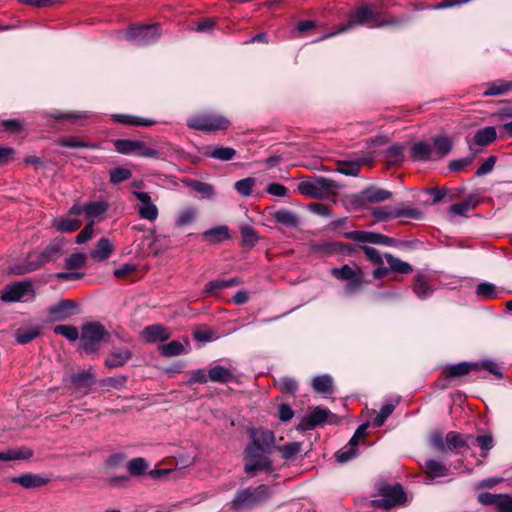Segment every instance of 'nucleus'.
Masks as SVG:
<instances>
[{
	"instance_id": "1",
	"label": "nucleus",
	"mask_w": 512,
	"mask_h": 512,
	"mask_svg": "<svg viewBox=\"0 0 512 512\" xmlns=\"http://www.w3.org/2000/svg\"><path fill=\"white\" fill-rule=\"evenodd\" d=\"M66 241L64 239H55L44 249L36 250L28 254L27 259L22 264H16L10 268L11 273L22 275L33 272L46 263L56 261L62 256Z\"/></svg>"
},
{
	"instance_id": "2",
	"label": "nucleus",
	"mask_w": 512,
	"mask_h": 512,
	"mask_svg": "<svg viewBox=\"0 0 512 512\" xmlns=\"http://www.w3.org/2000/svg\"><path fill=\"white\" fill-rule=\"evenodd\" d=\"M275 436L272 431L258 429V473L275 471L270 454L276 450Z\"/></svg>"
},
{
	"instance_id": "3",
	"label": "nucleus",
	"mask_w": 512,
	"mask_h": 512,
	"mask_svg": "<svg viewBox=\"0 0 512 512\" xmlns=\"http://www.w3.org/2000/svg\"><path fill=\"white\" fill-rule=\"evenodd\" d=\"M110 334L105 327L98 322L83 325L80 343L86 353H94L99 349L101 342L109 339Z\"/></svg>"
},
{
	"instance_id": "4",
	"label": "nucleus",
	"mask_w": 512,
	"mask_h": 512,
	"mask_svg": "<svg viewBox=\"0 0 512 512\" xmlns=\"http://www.w3.org/2000/svg\"><path fill=\"white\" fill-rule=\"evenodd\" d=\"M331 274L341 281H347L345 293L353 295L357 293L365 282V274L361 267L355 265L352 267L345 264L341 267L331 269Z\"/></svg>"
},
{
	"instance_id": "5",
	"label": "nucleus",
	"mask_w": 512,
	"mask_h": 512,
	"mask_svg": "<svg viewBox=\"0 0 512 512\" xmlns=\"http://www.w3.org/2000/svg\"><path fill=\"white\" fill-rule=\"evenodd\" d=\"M374 23L375 26H380V14L376 12L372 5L361 4L353 12L350 13L348 22L343 25L339 31L331 33L326 37L336 35L338 33L346 32L356 26Z\"/></svg>"
},
{
	"instance_id": "6",
	"label": "nucleus",
	"mask_w": 512,
	"mask_h": 512,
	"mask_svg": "<svg viewBox=\"0 0 512 512\" xmlns=\"http://www.w3.org/2000/svg\"><path fill=\"white\" fill-rule=\"evenodd\" d=\"M161 36L159 24L139 25L129 28L125 32V38L140 46H147L155 43Z\"/></svg>"
},
{
	"instance_id": "7",
	"label": "nucleus",
	"mask_w": 512,
	"mask_h": 512,
	"mask_svg": "<svg viewBox=\"0 0 512 512\" xmlns=\"http://www.w3.org/2000/svg\"><path fill=\"white\" fill-rule=\"evenodd\" d=\"M187 125L195 130L215 132L226 130L230 125V121L217 114H201L189 118Z\"/></svg>"
},
{
	"instance_id": "8",
	"label": "nucleus",
	"mask_w": 512,
	"mask_h": 512,
	"mask_svg": "<svg viewBox=\"0 0 512 512\" xmlns=\"http://www.w3.org/2000/svg\"><path fill=\"white\" fill-rule=\"evenodd\" d=\"M114 146L120 154H137L146 158H162V153L159 150L148 147L143 141L118 139L114 142Z\"/></svg>"
},
{
	"instance_id": "9",
	"label": "nucleus",
	"mask_w": 512,
	"mask_h": 512,
	"mask_svg": "<svg viewBox=\"0 0 512 512\" xmlns=\"http://www.w3.org/2000/svg\"><path fill=\"white\" fill-rule=\"evenodd\" d=\"M381 499L373 501L374 505L383 509H390L406 502V494L401 485H386L380 489Z\"/></svg>"
},
{
	"instance_id": "10",
	"label": "nucleus",
	"mask_w": 512,
	"mask_h": 512,
	"mask_svg": "<svg viewBox=\"0 0 512 512\" xmlns=\"http://www.w3.org/2000/svg\"><path fill=\"white\" fill-rule=\"evenodd\" d=\"M343 237L364 244L369 243L383 246H394L396 244L395 239L380 233L370 231L355 230L344 232Z\"/></svg>"
},
{
	"instance_id": "11",
	"label": "nucleus",
	"mask_w": 512,
	"mask_h": 512,
	"mask_svg": "<svg viewBox=\"0 0 512 512\" xmlns=\"http://www.w3.org/2000/svg\"><path fill=\"white\" fill-rule=\"evenodd\" d=\"M478 501L484 506L494 505L498 512H512V497L508 494L483 492L478 495Z\"/></svg>"
},
{
	"instance_id": "12",
	"label": "nucleus",
	"mask_w": 512,
	"mask_h": 512,
	"mask_svg": "<svg viewBox=\"0 0 512 512\" xmlns=\"http://www.w3.org/2000/svg\"><path fill=\"white\" fill-rule=\"evenodd\" d=\"M256 503V491L252 488L240 490L230 503V509L234 512H241L252 509Z\"/></svg>"
},
{
	"instance_id": "13",
	"label": "nucleus",
	"mask_w": 512,
	"mask_h": 512,
	"mask_svg": "<svg viewBox=\"0 0 512 512\" xmlns=\"http://www.w3.org/2000/svg\"><path fill=\"white\" fill-rule=\"evenodd\" d=\"M133 195L139 200L138 212L141 218L155 221L158 217V208L152 203L151 197L146 192L133 191Z\"/></svg>"
},
{
	"instance_id": "14",
	"label": "nucleus",
	"mask_w": 512,
	"mask_h": 512,
	"mask_svg": "<svg viewBox=\"0 0 512 512\" xmlns=\"http://www.w3.org/2000/svg\"><path fill=\"white\" fill-rule=\"evenodd\" d=\"M30 292H32V284L30 282H17L4 288L1 299L6 302H15L21 300Z\"/></svg>"
},
{
	"instance_id": "15",
	"label": "nucleus",
	"mask_w": 512,
	"mask_h": 512,
	"mask_svg": "<svg viewBox=\"0 0 512 512\" xmlns=\"http://www.w3.org/2000/svg\"><path fill=\"white\" fill-rule=\"evenodd\" d=\"M391 197L392 193L390 191L375 186H369L357 195V199L361 205L382 202Z\"/></svg>"
},
{
	"instance_id": "16",
	"label": "nucleus",
	"mask_w": 512,
	"mask_h": 512,
	"mask_svg": "<svg viewBox=\"0 0 512 512\" xmlns=\"http://www.w3.org/2000/svg\"><path fill=\"white\" fill-rule=\"evenodd\" d=\"M496 137H497L496 129L492 126H488V127L478 130L472 139L467 137L466 142L469 147V150L471 152H475L477 150L474 148V145H478V146H482V147L487 146V145L491 144L493 141H495Z\"/></svg>"
},
{
	"instance_id": "17",
	"label": "nucleus",
	"mask_w": 512,
	"mask_h": 512,
	"mask_svg": "<svg viewBox=\"0 0 512 512\" xmlns=\"http://www.w3.org/2000/svg\"><path fill=\"white\" fill-rule=\"evenodd\" d=\"M109 204L105 201H93L84 206V214L89 223L95 224L103 219Z\"/></svg>"
},
{
	"instance_id": "18",
	"label": "nucleus",
	"mask_w": 512,
	"mask_h": 512,
	"mask_svg": "<svg viewBox=\"0 0 512 512\" xmlns=\"http://www.w3.org/2000/svg\"><path fill=\"white\" fill-rule=\"evenodd\" d=\"M142 336L148 343L162 342L170 338L171 333L167 327L160 324L150 325L144 328Z\"/></svg>"
},
{
	"instance_id": "19",
	"label": "nucleus",
	"mask_w": 512,
	"mask_h": 512,
	"mask_svg": "<svg viewBox=\"0 0 512 512\" xmlns=\"http://www.w3.org/2000/svg\"><path fill=\"white\" fill-rule=\"evenodd\" d=\"M76 304L72 300H61L57 304L49 307V315L53 320H64L73 314Z\"/></svg>"
},
{
	"instance_id": "20",
	"label": "nucleus",
	"mask_w": 512,
	"mask_h": 512,
	"mask_svg": "<svg viewBox=\"0 0 512 512\" xmlns=\"http://www.w3.org/2000/svg\"><path fill=\"white\" fill-rule=\"evenodd\" d=\"M12 483L21 485L23 488L32 489L45 486L49 479L42 477L38 474L26 473L17 477L11 478Z\"/></svg>"
},
{
	"instance_id": "21",
	"label": "nucleus",
	"mask_w": 512,
	"mask_h": 512,
	"mask_svg": "<svg viewBox=\"0 0 512 512\" xmlns=\"http://www.w3.org/2000/svg\"><path fill=\"white\" fill-rule=\"evenodd\" d=\"M412 290L419 299L424 300L430 297L435 289L430 284L428 277L419 273L415 276Z\"/></svg>"
},
{
	"instance_id": "22",
	"label": "nucleus",
	"mask_w": 512,
	"mask_h": 512,
	"mask_svg": "<svg viewBox=\"0 0 512 512\" xmlns=\"http://www.w3.org/2000/svg\"><path fill=\"white\" fill-rule=\"evenodd\" d=\"M473 439L472 435H463L455 431H450L445 436L446 449L451 451L467 448Z\"/></svg>"
},
{
	"instance_id": "23",
	"label": "nucleus",
	"mask_w": 512,
	"mask_h": 512,
	"mask_svg": "<svg viewBox=\"0 0 512 512\" xmlns=\"http://www.w3.org/2000/svg\"><path fill=\"white\" fill-rule=\"evenodd\" d=\"M273 219L288 228H296L299 225V216L286 208H281L272 214Z\"/></svg>"
},
{
	"instance_id": "24",
	"label": "nucleus",
	"mask_w": 512,
	"mask_h": 512,
	"mask_svg": "<svg viewBox=\"0 0 512 512\" xmlns=\"http://www.w3.org/2000/svg\"><path fill=\"white\" fill-rule=\"evenodd\" d=\"M114 245L108 238H101L96 244V247L90 252V257L97 261H104L108 259L114 252Z\"/></svg>"
},
{
	"instance_id": "25",
	"label": "nucleus",
	"mask_w": 512,
	"mask_h": 512,
	"mask_svg": "<svg viewBox=\"0 0 512 512\" xmlns=\"http://www.w3.org/2000/svg\"><path fill=\"white\" fill-rule=\"evenodd\" d=\"M410 153L413 160L426 162L433 158L434 149L430 144L418 141L411 146Z\"/></svg>"
},
{
	"instance_id": "26",
	"label": "nucleus",
	"mask_w": 512,
	"mask_h": 512,
	"mask_svg": "<svg viewBox=\"0 0 512 512\" xmlns=\"http://www.w3.org/2000/svg\"><path fill=\"white\" fill-rule=\"evenodd\" d=\"M132 357V353L128 349H115L109 353L106 359V366L109 368H117L123 366Z\"/></svg>"
},
{
	"instance_id": "27",
	"label": "nucleus",
	"mask_w": 512,
	"mask_h": 512,
	"mask_svg": "<svg viewBox=\"0 0 512 512\" xmlns=\"http://www.w3.org/2000/svg\"><path fill=\"white\" fill-rule=\"evenodd\" d=\"M235 379L231 369L222 365H215L209 369V380L217 383H229Z\"/></svg>"
},
{
	"instance_id": "28",
	"label": "nucleus",
	"mask_w": 512,
	"mask_h": 512,
	"mask_svg": "<svg viewBox=\"0 0 512 512\" xmlns=\"http://www.w3.org/2000/svg\"><path fill=\"white\" fill-rule=\"evenodd\" d=\"M360 441H361V439L357 438L356 435L354 434L352 436V438L350 439L349 444L347 446L343 447L342 449H340L336 453L337 461L340 463H345V462L351 460L352 458H354L358 453L357 446Z\"/></svg>"
},
{
	"instance_id": "29",
	"label": "nucleus",
	"mask_w": 512,
	"mask_h": 512,
	"mask_svg": "<svg viewBox=\"0 0 512 512\" xmlns=\"http://www.w3.org/2000/svg\"><path fill=\"white\" fill-rule=\"evenodd\" d=\"M112 118L115 122L124 125L150 127L156 123V121L152 119L136 117L128 114H113Z\"/></svg>"
},
{
	"instance_id": "30",
	"label": "nucleus",
	"mask_w": 512,
	"mask_h": 512,
	"mask_svg": "<svg viewBox=\"0 0 512 512\" xmlns=\"http://www.w3.org/2000/svg\"><path fill=\"white\" fill-rule=\"evenodd\" d=\"M202 237L210 243H220L230 238L229 228L225 225L217 226L203 232Z\"/></svg>"
},
{
	"instance_id": "31",
	"label": "nucleus",
	"mask_w": 512,
	"mask_h": 512,
	"mask_svg": "<svg viewBox=\"0 0 512 512\" xmlns=\"http://www.w3.org/2000/svg\"><path fill=\"white\" fill-rule=\"evenodd\" d=\"M82 225L81 220L69 217L54 219L53 226L61 233H70L78 230Z\"/></svg>"
},
{
	"instance_id": "32",
	"label": "nucleus",
	"mask_w": 512,
	"mask_h": 512,
	"mask_svg": "<svg viewBox=\"0 0 512 512\" xmlns=\"http://www.w3.org/2000/svg\"><path fill=\"white\" fill-rule=\"evenodd\" d=\"M251 443L245 450L246 457L249 461L245 464V471L252 474L256 471V432L254 429L250 430Z\"/></svg>"
},
{
	"instance_id": "33",
	"label": "nucleus",
	"mask_w": 512,
	"mask_h": 512,
	"mask_svg": "<svg viewBox=\"0 0 512 512\" xmlns=\"http://www.w3.org/2000/svg\"><path fill=\"white\" fill-rule=\"evenodd\" d=\"M384 258L386 259L389 265V269L392 272L399 274H409L413 271V268L409 263L402 261L392 254L386 253Z\"/></svg>"
},
{
	"instance_id": "34",
	"label": "nucleus",
	"mask_w": 512,
	"mask_h": 512,
	"mask_svg": "<svg viewBox=\"0 0 512 512\" xmlns=\"http://www.w3.org/2000/svg\"><path fill=\"white\" fill-rule=\"evenodd\" d=\"M512 91V81L497 80L489 84L483 92L484 96H500Z\"/></svg>"
},
{
	"instance_id": "35",
	"label": "nucleus",
	"mask_w": 512,
	"mask_h": 512,
	"mask_svg": "<svg viewBox=\"0 0 512 512\" xmlns=\"http://www.w3.org/2000/svg\"><path fill=\"white\" fill-rule=\"evenodd\" d=\"M427 476L431 479L445 477L449 474V468L442 462L437 460L426 461Z\"/></svg>"
},
{
	"instance_id": "36",
	"label": "nucleus",
	"mask_w": 512,
	"mask_h": 512,
	"mask_svg": "<svg viewBox=\"0 0 512 512\" xmlns=\"http://www.w3.org/2000/svg\"><path fill=\"white\" fill-rule=\"evenodd\" d=\"M330 411L327 409L316 408L311 414H309L305 419L304 423L307 428L312 429L322 423H324Z\"/></svg>"
},
{
	"instance_id": "37",
	"label": "nucleus",
	"mask_w": 512,
	"mask_h": 512,
	"mask_svg": "<svg viewBox=\"0 0 512 512\" xmlns=\"http://www.w3.org/2000/svg\"><path fill=\"white\" fill-rule=\"evenodd\" d=\"M71 383L78 389H86L85 394H87L89 388L94 383V375L91 371L75 374L71 377Z\"/></svg>"
},
{
	"instance_id": "38",
	"label": "nucleus",
	"mask_w": 512,
	"mask_h": 512,
	"mask_svg": "<svg viewBox=\"0 0 512 512\" xmlns=\"http://www.w3.org/2000/svg\"><path fill=\"white\" fill-rule=\"evenodd\" d=\"M33 456V451L27 448L9 449L0 452V461H12L19 459H29Z\"/></svg>"
},
{
	"instance_id": "39",
	"label": "nucleus",
	"mask_w": 512,
	"mask_h": 512,
	"mask_svg": "<svg viewBox=\"0 0 512 512\" xmlns=\"http://www.w3.org/2000/svg\"><path fill=\"white\" fill-rule=\"evenodd\" d=\"M198 215V211L194 207H186L177 215L175 226L182 228L192 224Z\"/></svg>"
},
{
	"instance_id": "40",
	"label": "nucleus",
	"mask_w": 512,
	"mask_h": 512,
	"mask_svg": "<svg viewBox=\"0 0 512 512\" xmlns=\"http://www.w3.org/2000/svg\"><path fill=\"white\" fill-rule=\"evenodd\" d=\"M313 389L322 394H330L333 392V380L329 375L317 376L312 381Z\"/></svg>"
},
{
	"instance_id": "41",
	"label": "nucleus",
	"mask_w": 512,
	"mask_h": 512,
	"mask_svg": "<svg viewBox=\"0 0 512 512\" xmlns=\"http://www.w3.org/2000/svg\"><path fill=\"white\" fill-rule=\"evenodd\" d=\"M477 204V199L475 197L470 196L460 203L451 205L450 212L453 215L464 216L468 211L474 209L477 206Z\"/></svg>"
},
{
	"instance_id": "42",
	"label": "nucleus",
	"mask_w": 512,
	"mask_h": 512,
	"mask_svg": "<svg viewBox=\"0 0 512 512\" xmlns=\"http://www.w3.org/2000/svg\"><path fill=\"white\" fill-rule=\"evenodd\" d=\"M479 368L478 363H470V362H461L455 365H452L448 368V376L449 377H460L467 375L470 371L476 370Z\"/></svg>"
},
{
	"instance_id": "43",
	"label": "nucleus",
	"mask_w": 512,
	"mask_h": 512,
	"mask_svg": "<svg viewBox=\"0 0 512 512\" xmlns=\"http://www.w3.org/2000/svg\"><path fill=\"white\" fill-rule=\"evenodd\" d=\"M40 335L37 327H23L17 329L15 333L16 341L19 344H27Z\"/></svg>"
},
{
	"instance_id": "44",
	"label": "nucleus",
	"mask_w": 512,
	"mask_h": 512,
	"mask_svg": "<svg viewBox=\"0 0 512 512\" xmlns=\"http://www.w3.org/2000/svg\"><path fill=\"white\" fill-rule=\"evenodd\" d=\"M361 169V163L358 161L339 162L334 171L346 176H358Z\"/></svg>"
},
{
	"instance_id": "45",
	"label": "nucleus",
	"mask_w": 512,
	"mask_h": 512,
	"mask_svg": "<svg viewBox=\"0 0 512 512\" xmlns=\"http://www.w3.org/2000/svg\"><path fill=\"white\" fill-rule=\"evenodd\" d=\"M317 178H318L319 193H321V199L329 197L337 189H339V185L336 181H334L330 178H326V177H317Z\"/></svg>"
},
{
	"instance_id": "46",
	"label": "nucleus",
	"mask_w": 512,
	"mask_h": 512,
	"mask_svg": "<svg viewBox=\"0 0 512 512\" xmlns=\"http://www.w3.org/2000/svg\"><path fill=\"white\" fill-rule=\"evenodd\" d=\"M298 191L302 195L314 197L321 199V193H319L318 188V178L314 179L313 181H302L298 184Z\"/></svg>"
},
{
	"instance_id": "47",
	"label": "nucleus",
	"mask_w": 512,
	"mask_h": 512,
	"mask_svg": "<svg viewBox=\"0 0 512 512\" xmlns=\"http://www.w3.org/2000/svg\"><path fill=\"white\" fill-rule=\"evenodd\" d=\"M435 153L438 157L446 156L452 149V141L447 136H439L434 139Z\"/></svg>"
},
{
	"instance_id": "48",
	"label": "nucleus",
	"mask_w": 512,
	"mask_h": 512,
	"mask_svg": "<svg viewBox=\"0 0 512 512\" xmlns=\"http://www.w3.org/2000/svg\"><path fill=\"white\" fill-rule=\"evenodd\" d=\"M404 146L402 144H393L386 151V159L390 164H398L404 159Z\"/></svg>"
},
{
	"instance_id": "49",
	"label": "nucleus",
	"mask_w": 512,
	"mask_h": 512,
	"mask_svg": "<svg viewBox=\"0 0 512 512\" xmlns=\"http://www.w3.org/2000/svg\"><path fill=\"white\" fill-rule=\"evenodd\" d=\"M235 154L236 151L231 147H215L206 152V155L222 161L233 159Z\"/></svg>"
},
{
	"instance_id": "50",
	"label": "nucleus",
	"mask_w": 512,
	"mask_h": 512,
	"mask_svg": "<svg viewBox=\"0 0 512 512\" xmlns=\"http://www.w3.org/2000/svg\"><path fill=\"white\" fill-rule=\"evenodd\" d=\"M87 255L84 253H73L65 260V266L69 270L81 269L86 265Z\"/></svg>"
},
{
	"instance_id": "51",
	"label": "nucleus",
	"mask_w": 512,
	"mask_h": 512,
	"mask_svg": "<svg viewBox=\"0 0 512 512\" xmlns=\"http://www.w3.org/2000/svg\"><path fill=\"white\" fill-rule=\"evenodd\" d=\"M127 382L126 376H117V377H108L104 378L100 381V385L106 391H110L111 389H121L125 386Z\"/></svg>"
},
{
	"instance_id": "52",
	"label": "nucleus",
	"mask_w": 512,
	"mask_h": 512,
	"mask_svg": "<svg viewBox=\"0 0 512 512\" xmlns=\"http://www.w3.org/2000/svg\"><path fill=\"white\" fill-rule=\"evenodd\" d=\"M160 352L167 357L178 356L184 352V346L179 341H171L160 346Z\"/></svg>"
},
{
	"instance_id": "53",
	"label": "nucleus",
	"mask_w": 512,
	"mask_h": 512,
	"mask_svg": "<svg viewBox=\"0 0 512 512\" xmlns=\"http://www.w3.org/2000/svg\"><path fill=\"white\" fill-rule=\"evenodd\" d=\"M132 171L128 168L117 167L110 171V182L112 184H119L130 179Z\"/></svg>"
},
{
	"instance_id": "54",
	"label": "nucleus",
	"mask_w": 512,
	"mask_h": 512,
	"mask_svg": "<svg viewBox=\"0 0 512 512\" xmlns=\"http://www.w3.org/2000/svg\"><path fill=\"white\" fill-rule=\"evenodd\" d=\"M302 445L300 442H291L282 447H277L284 459H293L301 452Z\"/></svg>"
},
{
	"instance_id": "55",
	"label": "nucleus",
	"mask_w": 512,
	"mask_h": 512,
	"mask_svg": "<svg viewBox=\"0 0 512 512\" xmlns=\"http://www.w3.org/2000/svg\"><path fill=\"white\" fill-rule=\"evenodd\" d=\"M394 409L395 405L392 403H387L382 406L380 412L372 420V425L375 427H381L388 419V417L393 413Z\"/></svg>"
},
{
	"instance_id": "56",
	"label": "nucleus",
	"mask_w": 512,
	"mask_h": 512,
	"mask_svg": "<svg viewBox=\"0 0 512 512\" xmlns=\"http://www.w3.org/2000/svg\"><path fill=\"white\" fill-rule=\"evenodd\" d=\"M478 153L479 151L471 152V155L468 157L450 161L448 166L449 170L451 172H459L463 170L465 167L472 164L474 158L477 156Z\"/></svg>"
},
{
	"instance_id": "57",
	"label": "nucleus",
	"mask_w": 512,
	"mask_h": 512,
	"mask_svg": "<svg viewBox=\"0 0 512 512\" xmlns=\"http://www.w3.org/2000/svg\"><path fill=\"white\" fill-rule=\"evenodd\" d=\"M59 143L61 146L69 147V148H91V149L99 148V145L97 143L85 142V141H81V140H78L73 137L61 139Z\"/></svg>"
},
{
	"instance_id": "58",
	"label": "nucleus",
	"mask_w": 512,
	"mask_h": 512,
	"mask_svg": "<svg viewBox=\"0 0 512 512\" xmlns=\"http://www.w3.org/2000/svg\"><path fill=\"white\" fill-rule=\"evenodd\" d=\"M188 186L199 194L205 197H212L214 195V188L211 184L201 182L198 180H191Z\"/></svg>"
},
{
	"instance_id": "59",
	"label": "nucleus",
	"mask_w": 512,
	"mask_h": 512,
	"mask_svg": "<svg viewBox=\"0 0 512 512\" xmlns=\"http://www.w3.org/2000/svg\"><path fill=\"white\" fill-rule=\"evenodd\" d=\"M53 330L55 334L62 335L70 341H76L79 338L78 329L71 325H57Z\"/></svg>"
},
{
	"instance_id": "60",
	"label": "nucleus",
	"mask_w": 512,
	"mask_h": 512,
	"mask_svg": "<svg viewBox=\"0 0 512 512\" xmlns=\"http://www.w3.org/2000/svg\"><path fill=\"white\" fill-rule=\"evenodd\" d=\"M148 468L146 461L143 458H134L128 463V471L134 476L143 475Z\"/></svg>"
},
{
	"instance_id": "61",
	"label": "nucleus",
	"mask_w": 512,
	"mask_h": 512,
	"mask_svg": "<svg viewBox=\"0 0 512 512\" xmlns=\"http://www.w3.org/2000/svg\"><path fill=\"white\" fill-rule=\"evenodd\" d=\"M476 294L485 299H493L497 295L496 286L489 282L480 283L476 288Z\"/></svg>"
},
{
	"instance_id": "62",
	"label": "nucleus",
	"mask_w": 512,
	"mask_h": 512,
	"mask_svg": "<svg viewBox=\"0 0 512 512\" xmlns=\"http://www.w3.org/2000/svg\"><path fill=\"white\" fill-rule=\"evenodd\" d=\"M395 208L390 206L377 207L372 210V215L379 221H387L395 218Z\"/></svg>"
},
{
	"instance_id": "63",
	"label": "nucleus",
	"mask_w": 512,
	"mask_h": 512,
	"mask_svg": "<svg viewBox=\"0 0 512 512\" xmlns=\"http://www.w3.org/2000/svg\"><path fill=\"white\" fill-rule=\"evenodd\" d=\"M209 381V370L196 369L190 372V378L187 384L193 385L196 383L205 384Z\"/></svg>"
},
{
	"instance_id": "64",
	"label": "nucleus",
	"mask_w": 512,
	"mask_h": 512,
	"mask_svg": "<svg viewBox=\"0 0 512 512\" xmlns=\"http://www.w3.org/2000/svg\"><path fill=\"white\" fill-rule=\"evenodd\" d=\"M276 384L279 386L281 391L285 393H295L298 388V383L294 378L291 377H282L277 380Z\"/></svg>"
}]
</instances>
